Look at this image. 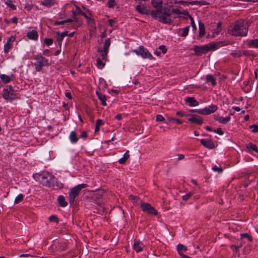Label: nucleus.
Listing matches in <instances>:
<instances>
[{
	"label": "nucleus",
	"instance_id": "57",
	"mask_svg": "<svg viewBox=\"0 0 258 258\" xmlns=\"http://www.w3.org/2000/svg\"><path fill=\"white\" fill-rule=\"evenodd\" d=\"M11 22H12L15 24H17L18 22V19L17 17H15L10 19Z\"/></svg>",
	"mask_w": 258,
	"mask_h": 258
},
{
	"label": "nucleus",
	"instance_id": "27",
	"mask_svg": "<svg viewBox=\"0 0 258 258\" xmlns=\"http://www.w3.org/2000/svg\"><path fill=\"white\" fill-rule=\"evenodd\" d=\"M166 9L169 10L170 12V14H171V18L173 19V22L174 21V19L175 18V17H172V13L173 14H177V15H181V14H184V12H182L180 10H179L178 9H177V8H174V9H172L171 10H170V9L167 8H165Z\"/></svg>",
	"mask_w": 258,
	"mask_h": 258
},
{
	"label": "nucleus",
	"instance_id": "59",
	"mask_svg": "<svg viewBox=\"0 0 258 258\" xmlns=\"http://www.w3.org/2000/svg\"><path fill=\"white\" fill-rule=\"evenodd\" d=\"M169 120H174L177 123H179V124H181L182 123V121L180 120V119H177V118H171L169 119Z\"/></svg>",
	"mask_w": 258,
	"mask_h": 258
},
{
	"label": "nucleus",
	"instance_id": "8",
	"mask_svg": "<svg viewBox=\"0 0 258 258\" xmlns=\"http://www.w3.org/2000/svg\"><path fill=\"white\" fill-rule=\"evenodd\" d=\"M138 55H141L143 58L153 59V56L148 50L142 46H140L138 48L132 50Z\"/></svg>",
	"mask_w": 258,
	"mask_h": 258
},
{
	"label": "nucleus",
	"instance_id": "29",
	"mask_svg": "<svg viewBox=\"0 0 258 258\" xmlns=\"http://www.w3.org/2000/svg\"><path fill=\"white\" fill-rule=\"evenodd\" d=\"M206 80H207V81L208 82H211V84L213 86L216 85V80H215V78H214V77L212 75H207V76H206Z\"/></svg>",
	"mask_w": 258,
	"mask_h": 258
},
{
	"label": "nucleus",
	"instance_id": "6",
	"mask_svg": "<svg viewBox=\"0 0 258 258\" xmlns=\"http://www.w3.org/2000/svg\"><path fill=\"white\" fill-rule=\"evenodd\" d=\"M3 93L4 98L8 101H12L16 98V92L11 85L6 86V87L3 89Z\"/></svg>",
	"mask_w": 258,
	"mask_h": 258
},
{
	"label": "nucleus",
	"instance_id": "35",
	"mask_svg": "<svg viewBox=\"0 0 258 258\" xmlns=\"http://www.w3.org/2000/svg\"><path fill=\"white\" fill-rule=\"evenodd\" d=\"M189 26H188L183 28V32L181 34V36L184 37L187 36L189 32Z\"/></svg>",
	"mask_w": 258,
	"mask_h": 258
},
{
	"label": "nucleus",
	"instance_id": "51",
	"mask_svg": "<svg viewBox=\"0 0 258 258\" xmlns=\"http://www.w3.org/2000/svg\"><path fill=\"white\" fill-rule=\"evenodd\" d=\"M213 132L217 133L220 135H223L224 133L220 128H218L216 130H214Z\"/></svg>",
	"mask_w": 258,
	"mask_h": 258
},
{
	"label": "nucleus",
	"instance_id": "63",
	"mask_svg": "<svg viewBox=\"0 0 258 258\" xmlns=\"http://www.w3.org/2000/svg\"><path fill=\"white\" fill-rule=\"evenodd\" d=\"M108 22H109V24L110 26H113L114 23V21L113 19H110L108 21Z\"/></svg>",
	"mask_w": 258,
	"mask_h": 258
},
{
	"label": "nucleus",
	"instance_id": "25",
	"mask_svg": "<svg viewBox=\"0 0 258 258\" xmlns=\"http://www.w3.org/2000/svg\"><path fill=\"white\" fill-rule=\"evenodd\" d=\"M70 140L72 143H76L77 142L78 139L77 137L76 133L75 131H72L70 135Z\"/></svg>",
	"mask_w": 258,
	"mask_h": 258
},
{
	"label": "nucleus",
	"instance_id": "15",
	"mask_svg": "<svg viewBox=\"0 0 258 258\" xmlns=\"http://www.w3.org/2000/svg\"><path fill=\"white\" fill-rule=\"evenodd\" d=\"M88 10H87L86 12H83L79 8L77 7L74 11H73V18L71 19H75V18H77L76 15H80L85 17V16H87Z\"/></svg>",
	"mask_w": 258,
	"mask_h": 258
},
{
	"label": "nucleus",
	"instance_id": "4",
	"mask_svg": "<svg viewBox=\"0 0 258 258\" xmlns=\"http://www.w3.org/2000/svg\"><path fill=\"white\" fill-rule=\"evenodd\" d=\"M37 180L43 185L50 186L54 182V178L50 173L43 172L37 176Z\"/></svg>",
	"mask_w": 258,
	"mask_h": 258
},
{
	"label": "nucleus",
	"instance_id": "62",
	"mask_svg": "<svg viewBox=\"0 0 258 258\" xmlns=\"http://www.w3.org/2000/svg\"><path fill=\"white\" fill-rule=\"evenodd\" d=\"M115 118L117 120H121L122 119V115L120 114H117Z\"/></svg>",
	"mask_w": 258,
	"mask_h": 258
},
{
	"label": "nucleus",
	"instance_id": "38",
	"mask_svg": "<svg viewBox=\"0 0 258 258\" xmlns=\"http://www.w3.org/2000/svg\"><path fill=\"white\" fill-rule=\"evenodd\" d=\"M12 0H7L5 2V4L9 7H10L13 10H15L16 9V7L12 4Z\"/></svg>",
	"mask_w": 258,
	"mask_h": 258
},
{
	"label": "nucleus",
	"instance_id": "2",
	"mask_svg": "<svg viewBox=\"0 0 258 258\" xmlns=\"http://www.w3.org/2000/svg\"><path fill=\"white\" fill-rule=\"evenodd\" d=\"M248 32V27L244 26L243 21H238L231 25L228 29V33L234 36H246Z\"/></svg>",
	"mask_w": 258,
	"mask_h": 258
},
{
	"label": "nucleus",
	"instance_id": "31",
	"mask_svg": "<svg viewBox=\"0 0 258 258\" xmlns=\"http://www.w3.org/2000/svg\"><path fill=\"white\" fill-rule=\"evenodd\" d=\"M0 78L5 83H8L11 81L10 77L5 74L1 75Z\"/></svg>",
	"mask_w": 258,
	"mask_h": 258
},
{
	"label": "nucleus",
	"instance_id": "49",
	"mask_svg": "<svg viewBox=\"0 0 258 258\" xmlns=\"http://www.w3.org/2000/svg\"><path fill=\"white\" fill-rule=\"evenodd\" d=\"M52 39L50 38H45L44 39L45 44H46L48 46L51 45L52 44Z\"/></svg>",
	"mask_w": 258,
	"mask_h": 258
},
{
	"label": "nucleus",
	"instance_id": "61",
	"mask_svg": "<svg viewBox=\"0 0 258 258\" xmlns=\"http://www.w3.org/2000/svg\"><path fill=\"white\" fill-rule=\"evenodd\" d=\"M65 95H66V96L69 99H72V95H71V93L70 92H66L65 93Z\"/></svg>",
	"mask_w": 258,
	"mask_h": 258
},
{
	"label": "nucleus",
	"instance_id": "36",
	"mask_svg": "<svg viewBox=\"0 0 258 258\" xmlns=\"http://www.w3.org/2000/svg\"><path fill=\"white\" fill-rule=\"evenodd\" d=\"M177 249L179 253L180 254V253H181L180 252V251H182V250L186 251L187 250V248H186V246H185L184 245L181 244H179L177 246Z\"/></svg>",
	"mask_w": 258,
	"mask_h": 258
},
{
	"label": "nucleus",
	"instance_id": "23",
	"mask_svg": "<svg viewBox=\"0 0 258 258\" xmlns=\"http://www.w3.org/2000/svg\"><path fill=\"white\" fill-rule=\"evenodd\" d=\"M55 4L54 0H44L40 2V4L47 7H51Z\"/></svg>",
	"mask_w": 258,
	"mask_h": 258
},
{
	"label": "nucleus",
	"instance_id": "33",
	"mask_svg": "<svg viewBox=\"0 0 258 258\" xmlns=\"http://www.w3.org/2000/svg\"><path fill=\"white\" fill-rule=\"evenodd\" d=\"M110 45V41L109 39H107L105 40L104 46H103V50L104 51H107L108 50L109 47Z\"/></svg>",
	"mask_w": 258,
	"mask_h": 258
},
{
	"label": "nucleus",
	"instance_id": "17",
	"mask_svg": "<svg viewBox=\"0 0 258 258\" xmlns=\"http://www.w3.org/2000/svg\"><path fill=\"white\" fill-rule=\"evenodd\" d=\"M215 119L216 120H218L219 122L223 123V124H226L228 122H229L230 120V115H229L228 116L226 117H222L220 116H215Z\"/></svg>",
	"mask_w": 258,
	"mask_h": 258
},
{
	"label": "nucleus",
	"instance_id": "21",
	"mask_svg": "<svg viewBox=\"0 0 258 258\" xmlns=\"http://www.w3.org/2000/svg\"><path fill=\"white\" fill-rule=\"evenodd\" d=\"M247 44L249 47L258 48V38L255 39L248 40L246 41Z\"/></svg>",
	"mask_w": 258,
	"mask_h": 258
},
{
	"label": "nucleus",
	"instance_id": "40",
	"mask_svg": "<svg viewBox=\"0 0 258 258\" xmlns=\"http://www.w3.org/2000/svg\"><path fill=\"white\" fill-rule=\"evenodd\" d=\"M212 170L215 172L219 173H221L223 171V169L220 166L215 165L212 167Z\"/></svg>",
	"mask_w": 258,
	"mask_h": 258
},
{
	"label": "nucleus",
	"instance_id": "18",
	"mask_svg": "<svg viewBox=\"0 0 258 258\" xmlns=\"http://www.w3.org/2000/svg\"><path fill=\"white\" fill-rule=\"evenodd\" d=\"M143 246V244L140 241L136 240L134 241L133 248L136 252H139L142 251Z\"/></svg>",
	"mask_w": 258,
	"mask_h": 258
},
{
	"label": "nucleus",
	"instance_id": "41",
	"mask_svg": "<svg viewBox=\"0 0 258 258\" xmlns=\"http://www.w3.org/2000/svg\"><path fill=\"white\" fill-rule=\"evenodd\" d=\"M194 193L193 191L188 192L187 194L182 196V199L185 201L188 200L193 195Z\"/></svg>",
	"mask_w": 258,
	"mask_h": 258
},
{
	"label": "nucleus",
	"instance_id": "12",
	"mask_svg": "<svg viewBox=\"0 0 258 258\" xmlns=\"http://www.w3.org/2000/svg\"><path fill=\"white\" fill-rule=\"evenodd\" d=\"M88 14L87 16H85V18L87 20V22L90 30L93 31L96 29L95 21L90 11H88Z\"/></svg>",
	"mask_w": 258,
	"mask_h": 258
},
{
	"label": "nucleus",
	"instance_id": "54",
	"mask_svg": "<svg viewBox=\"0 0 258 258\" xmlns=\"http://www.w3.org/2000/svg\"><path fill=\"white\" fill-rule=\"evenodd\" d=\"M49 219L50 221H56L58 222L57 218L55 215H51L49 217Z\"/></svg>",
	"mask_w": 258,
	"mask_h": 258
},
{
	"label": "nucleus",
	"instance_id": "58",
	"mask_svg": "<svg viewBox=\"0 0 258 258\" xmlns=\"http://www.w3.org/2000/svg\"><path fill=\"white\" fill-rule=\"evenodd\" d=\"M87 136V133L86 132H83L81 134V137L82 138H86Z\"/></svg>",
	"mask_w": 258,
	"mask_h": 258
},
{
	"label": "nucleus",
	"instance_id": "20",
	"mask_svg": "<svg viewBox=\"0 0 258 258\" xmlns=\"http://www.w3.org/2000/svg\"><path fill=\"white\" fill-rule=\"evenodd\" d=\"M185 101L189 104L190 106H197L199 103L194 97H187Z\"/></svg>",
	"mask_w": 258,
	"mask_h": 258
},
{
	"label": "nucleus",
	"instance_id": "47",
	"mask_svg": "<svg viewBox=\"0 0 258 258\" xmlns=\"http://www.w3.org/2000/svg\"><path fill=\"white\" fill-rule=\"evenodd\" d=\"M250 128H251V131L253 133L258 132V125L256 124H253L250 126Z\"/></svg>",
	"mask_w": 258,
	"mask_h": 258
},
{
	"label": "nucleus",
	"instance_id": "11",
	"mask_svg": "<svg viewBox=\"0 0 258 258\" xmlns=\"http://www.w3.org/2000/svg\"><path fill=\"white\" fill-rule=\"evenodd\" d=\"M142 210L150 215H156L158 214L157 211L150 204L147 203H143L141 205Z\"/></svg>",
	"mask_w": 258,
	"mask_h": 258
},
{
	"label": "nucleus",
	"instance_id": "43",
	"mask_svg": "<svg viewBox=\"0 0 258 258\" xmlns=\"http://www.w3.org/2000/svg\"><path fill=\"white\" fill-rule=\"evenodd\" d=\"M99 52H100L101 53V58L102 59L104 60L107 58V53H108L107 51H104V50H99Z\"/></svg>",
	"mask_w": 258,
	"mask_h": 258
},
{
	"label": "nucleus",
	"instance_id": "26",
	"mask_svg": "<svg viewBox=\"0 0 258 258\" xmlns=\"http://www.w3.org/2000/svg\"><path fill=\"white\" fill-rule=\"evenodd\" d=\"M199 36L202 37L205 34V29L204 24L200 21L199 22Z\"/></svg>",
	"mask_w": 258,
	"mask_h": 258
},
{
	"label": "nucleus",
	"instance_id": "32",
	"mask_svg": "<svg viewBox=\"0 0 258 258\" xmlns=\"http://www.w3.org/2000/svg\"><path fill=\"white\" fill-rule=\"evenodd\" d=\"M24 199V196L23 194H20L18 195L15 198L14 203L16 204H17L22 201Z\"/></svg>",
	"mask_w": 258,
	"mask_h": 258
},
{
	"label": "nucleus",
	"instance_id": "46",
	"mask_svg": "<svg viewBox=\"0 0 258 258\" xmlns=\"http://www.w3.org/2000/svg\"><path fill=\"white\" fill-rule=\"evenodd\" d=\"M240 236L241 238H246L248 241L251 240V237L247 233H242L240 234Z\"/></svg>",
	"mask_w": 258,
	"mask_h": 258
},
{
	"label": "nucleus",
	"instance_id": "55",
	"mask_svg": "<svg viewBox=\"0 0 258 258\" xmlns=\"http://www.w3.org/2000/svg\"><path fill=\"white\" fill-rule=\"evenodd\" d=\"M189 4L191 5H201L202 4H203V3L202 2H199V1H192V2H188Z\"/></svg>",
	"mask_w": 258,
	"mask_h": 258
},
{
	"label": "nucleus",
	"instance_id": "14",
	"mask_svg": "<svg viewBox=\"0 0 258 258\" xmlns=\"http://www.w3.org/2000/svg\"><path fill=\"white\" fill-rule=\"evenodd\" d=\"M201 144L205 147L212 149L215 148V145L213 142L211 140L203 139L201 140Z\"/></svg>",
	"mask_w": 258,
	"mask_h": 258
},
{
	"label": "nucleus",
	"instance_id": "34",
	"mask_svg": "<svg viewBox=\"0 0 258 258\" xmlns=\"http://www.w3.org/2000/svg\"><path fill=\"white\" fill-rule=\"evenodd\" d=\"M104 63L101 60L100 58H98L97 59V66L98 68L101 69L104 67Z\"/></svg>",
	"mask_w": 258,
	"mask_h": 258
},
{
	"label": "nucleus",
	"instance_id": "13",
	"mask_svg": "<svg viewBox=\"0 0 258 258\" xmlns=\"http://www.w3.org/2000/svg\"><path fill=\"white\" fill-rule=\"evenodd\" d=\"M15 37L11 36L8 38L7 40L6 43L4 45V51L5 53L7 54L9 52L10 50L13 47V43L15 40Z\"/></svg>",
	"mask_w": 258,
	"mask_h": 258
},
{
	"label": "nucleus",
	"instance_id": "37",
	"mask_svg": "<svg viewBox=\"0 0 258 258\" xmlns=\"http://www.w3.org/2000/svg\"><path fill=\"white\" fill-rule=\"evenodd\" d=\"M247 148L251 149L252 151L258 152L257 147L254 144L250 143L247 145Z\"/></svg>",
	"mask_w": 258,
	"mask_h": 258
},
{
	"label": "nucleus",
	"instance_id": "19",
	"mask_svg": "<svg viewBox=\"0 0 258 258\" xmlns=\"http://www.w3.org/2000/svg\"><path fill=\"white\" fill-rule=\"evenodd\" d=\"M27 36L29 39L33 40H37L38 38L37 32L35 30H32L31 31L28 32L27 33Z\"/></svg>",
	"mask_w": 258,
	"mask_h": 258
},
{
	"label": "nucleus",
	"instance_id": "53",
	"mask_svg": "<svg viewBox=\"0 0 258 258\" xmlns=\"http://www.w3.org/2000/svg\"><path fill=\"white\" fill-rule=\"evenodd\" d=\"M241 56L242 55H245V56H248V55H250V52L248 50H241Z\"/></svg>",
	"mask_w": 258,
	"mask_h": 258
},
{
	"label": "nucleus",
	"instance_id": "1",
	"mask_svg": "<svg viewBox=\"0 0 258 258\" xmlns=\"http://www.w3.org/2000/svg\"><path fill=\"white\" fill-rule=\"evenodd\" d=\"M151 5L153 8L152 11H150L146 6L141 3L136 6L135 9L140 14L151 15L154 19L164 24H171L173 23L170 12L163 7L162 0H152Z\"/></svg>",
	"mask_w": 258,
	"mask_h": 258
},
{
	"label": "nucleus",
	"instance_id": "42",
	"mask_svg": "<svg viewBox=\"0 0 258 258\" xmlns=\"http://www.w3.org/2000/svg\"><path fill=\"white\" fill-rule=\"evenodd\" d=\"M231 55L235 57H239L241 56V50H236L233 51Z\"/></svg>",
	"mask_w": 258,
	"mask_h": 258
},
{
	"label": "nucleus",
	"instance_id": "48",
	"mask_svg": "<svg viewBox=\"0 0 258 258\" xmlns=\"http://www.w3.org/2000/svg\"><path fill=\"white\" fill-rule=\"evenodd\" d=\"M158 49L161 51L163 54H165L167 51V49L166 48L165 46L164 45L159 46Z\"/></svg>",
	"mask_w": 258,
	"mask_h": 258
},
{
	"label": "nucleus",
	"instance_id": "22",
	"mask_svg": "<svg viewBox=\"0 0 258 258\" xmlns=\"http://www.w3.org/2000/svg\"><path fill=\"white\" fill-rule=\"evenodd\" d=\"M129 151L127 150L124 154L123 157L119 159L118 162L121 164H123L126 162V160L129 158Z\"/></svg>",
	"mask_w": 258,
	"mask_h": 258
},
{
	"label": "nucleus",
	"instance_id": "39",
	"mask_svg": "<svg viewBox=\"0 0 258 258\" xmlns=\"http://www.w3.org/2000/svg\"><path fill=\"white\" fill-rule=\"evenodd\" d=\"M116 5L115 0H108L107 6L108 8H113Z\"/></svg>",
	"mask_w": 258,
	"mask_h": 258
},
{
	"label": "nucleus",
	"instance_id": "44",
	"mask_svg": "<svg viewBox=\"0 0 258 258\" xmlns=\"http://www.w3.org/2000/svg\"><path fill=\"white\" fill-rule=\"evenodd\" d=\"M221 30V23H219L217 25L216 30L214 32V34L215 35H218Z\"/></svg>",
	"mask_w": 258,
	"mask_h": 258
},
{
	"label": "nucleus",
	"instance_id": "10",
	"mask_svg": "<svg viewBox=\"0 0 258 258\" xmlns=\"http://www.w3.org/2000/svg\"><path fill=\"white\" fill-rule=\"evenodd\" d=\"M218 107L215 104H212L208 107H206L203 109H196L193 111L201 114L207 115L215 112Z\"/></svg>",
	"mask_w": 258,
	"mask_h": 258
},
{
	"label": "nucleus",
	"instance_id": "5",
	"mask_svg": "<svg viewBox=\"0 0 258 258\" xmlns=\"http://www.w3.org/2000/svg\"><path fill=\"white\" fill-rule=\"evenodd\" d=\"M86 186L87 184L82 183L78 184L71 189L69 196V202L71 204L74 203L75 198L79 195L81 190Z\"/></svg>",
	"mask_w": 258,
	"mask_h": 258
},
{
	"label": "nucleus",
	"instance_id": "45",
	"mask_svg": "<svg viewBox=\"0 0 258 258\" xmlns=\"http://www.w3.org/2000/svg\"><path fill=\"white\" fill-rule=\"evenodd\" d=\"M57 41L58 43L60 44L61 43V41L63 38V37L61 35L60 32H57Z\"/></svg>",
	"mask_w": 258,
	"mask_h": 258
},
{
	"label": "nucleus",
	"instance_id": "3",
	"mask_svg": "<svg viewBox=\"0 0 258 258\" xmlns=\"http://www.w3.org/2000/svg\"><path fill=\"white\" fill-rule=\"evenodd\" d=\"M218 44L215 43H212L209 44L201 46L195 45L193 46L192 50L197 55H201L205 54L210 50H215L217 49Z\"/></svg>",
	"mask_w": 258,
	"mask_h": 258
},
{
	"label": "nucleus",
	"instance_id": "64",
	"mask_svg": "<svg viewBox=\"0 0 258 258\" xmlns=\"http://www.w3.org/2000/svg\"><path fill=\"white\" fill-rule=\"evenodd\" d=\"M154 54L157 56H160L161 54V52L158 51V50H155L154 51Z\"/></svg>",
	"mask_w": 258,
	"mask_h": 258
},
{
	"label": "nucleus",
	"instance_id": "9",
	"mask_svg": "<svg viewBox=\"0 0 258 258\" xmlns=\"http://www.w3.org/2000/svg\"><path fill=\"white\" fill-rule=\"evenodd\" d=\"M67 23H70V26L74 29L77 28L81 25V22L78 18H75V19H68L67 20L64 21H56L55 23V24L57 25H62Z\"/></svg>",
	"mask_w": 258,
	"mask_h": 258
},
{
	"label": "nucleus",
	"instance_id": "16",
	"mask_svg": "<svg viewBox=\"0 0 258 258\" xmlns=\"http://www.w3.org/2000/svg\"><path fill=\"white\" fill-rule=\"evenodd\" d=\"M188 120L191 122L196 123L198 124H201L203 123L202 118L199 116L196 115H192Z\"/></svg>",
	"mask_w": 258,
	"mask_h": 258
},
{
	"label": "nucleus",
	"instance_id": "7",
	"mask_svg": "<svg viewBox=\"0 0 258 258\" xmlns=\"http://www.w3.org/2000/svg\"><path fill=\"white\" fill-rule=\"evenodd\" d=\"M34 59L36 60L34 66L37 72H40L43 67L48 66V60L41 55H37L35 56Z\"/></svg>",
	"mask_w": 258,
	"mask_h": 258
},
{
	"label": "nucleus",
	"instance_id": "60",
	"mask_svg": "<svg viewBox=\"0 0 258 258\" xmlns=\"http://www.w3.org/2000/svg\"><path fill=\"white\" fill-rule=\"evenodd\" d=\"M177 157H178V160H181L183 159L184 158V156L183 154H178Z\"/></svg>",
	"mask_w": 258,
	"mask_h": 258
},
{
	"label": "nucleus",
	"instance_id": "56",
	"mask_svg": "<svg viewBox=\"0 0 258 258\" xmlns=\"http://www.w3.org/2000/svg\"><path fill=\"white\" fill-rule=\"evenodd\" d=\"M175 4H179L181 5H185V4H189L188 2L184 1H179L178 2H175Z\"/></svg>",
	"mask_w": 258,
	"mask_h": 258
},
{
	"label": "nucleus",
	"instance_id": "24",
	"mask_svg": "<svg viewBox=\"0 0 258 258\" xmlns=\"http://www.w3.org/2000/svg\"><path fill=\"white\" fill-rule=\"evenodd\" d=\"M59 205L62 207H66L67 206V202H66L64 197L63 196H59L57 198Z\"/></svg>",
	"mask_w": 258,
	"mask_h": 258
},
{
	"label": "nucleus",
	"instance_id": "50",
	"mask_svg": "<svg viewBox=\"0 0 258 258\" xmlns=\"http://www.w3.org/2000/svg\"><path fill=\"white\" fill-rule=\"evenodd\" d=\"M156 120L157 121H162L164 120V117L160 114L156 116Z\"/></svg>",
	"mask_w": 258,
	"mask_h": 258
},
{
	"label": "nucleus",
	"instance_id": "52",
	"mask_svg": "<svg viewBox=\"0 0 258 258\" xmlns=\"http://www.w3.org/2000/svg\"><path fill=\"white\" fill-rule=\"evenodd\" d=\"M190 23L193 30L196 29V25L194 22V19L192 17H190Z\"/></svg>",
	"mask_w": 258,
	"mask_h": 258
},
{
	"label": "nucleus",
	"instance_id": "28",
	"mask_svg": "<svg viewBox=\"0 0 258 258\" xmlns=\"http://www.w3.org/2000/svg\"><path fill=\"white\" fill-rule=\"evenodd\" d=\"M97 95L98 96V99L99 100L101 101V104L103 106H105L106 105V97L104 95H102L101 93L98 92V91L96 92Z\"/></svg>",
	"mask_w": 258,
	"mask_h": 258
},
{
	"label": "nucleus",
	"instance_id": "30",
	"mask_svg": "<svg viewBox=\"0 0 258 258\" xmlns=\"http://www.w3.org/2000/svg\"><path fill=\"white\" fill-rule=\"evenodd\" d=\"M103 124V121L100 119H98L96 121L95 132L97 133L100 130V127Z\"/></svg>",
	"mask_w": 258,
	"mask_h": 258
}]
</instances>
